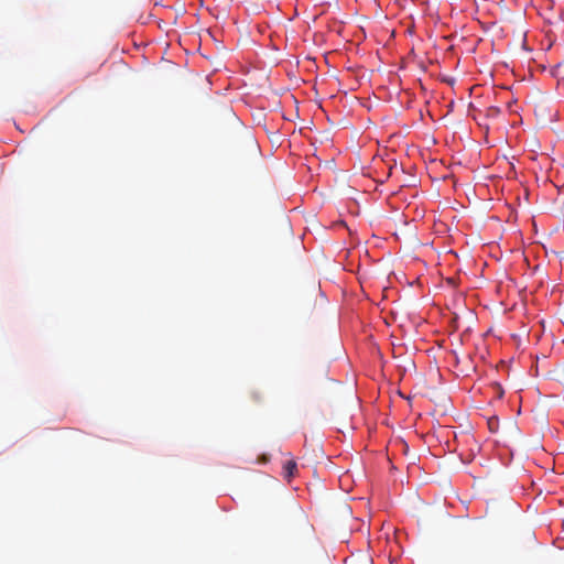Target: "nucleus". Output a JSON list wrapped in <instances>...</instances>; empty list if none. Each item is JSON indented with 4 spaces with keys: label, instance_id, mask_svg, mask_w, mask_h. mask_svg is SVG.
I'll return each instance as SVG.
<instances>
[{
    "label": "nucleus",
    "instance_id": "obj_2",
    "mask_svg": "<svg viewBox=\"0 0 564 564\" xmlns=\"http://www.w3.org/2000/svg\"><path fill=\"white\" fill-rule=\"evenodd\" d=\"M252 398H253L256 401H261V400H262L261 395H260L259 393H257V392H253V393H252Z\"/></svg>",
    "mask_w": 564,
    "mask_h": 564
},
{
    "label": "nucleus",
    "instance_id": "obj_1",
    "mask_svg": "<svg viewBox=\"0 0 564 564\" xmlns=\"http://www.w3.org/2000/svg\"><path fill=\"white\" fill-rule=\"evenodd\" d=\"M283 470H284V478L290 480L291 478H293L295 476V474L297 471L296 462L288 460L283 466Z\"/></svg>",
    "mask_w": 564,
    "mask_h": 564
},
{
    "label": "nucleus",
    "instance_id": "obj_3",
    "mask_svg": "<svg viewBox=\"0 0 564 564\" xmlns=\"http://www.w3.org/2000/svg\"><path fill=\"white\" fill-rule=\"evenodd\" d=\"M491 110H492L495 113H498V112H499V109H497V108H492Z\"/></svg>",
    "mask_w": 564,
    "mask_h": 564
}]
</instances>
